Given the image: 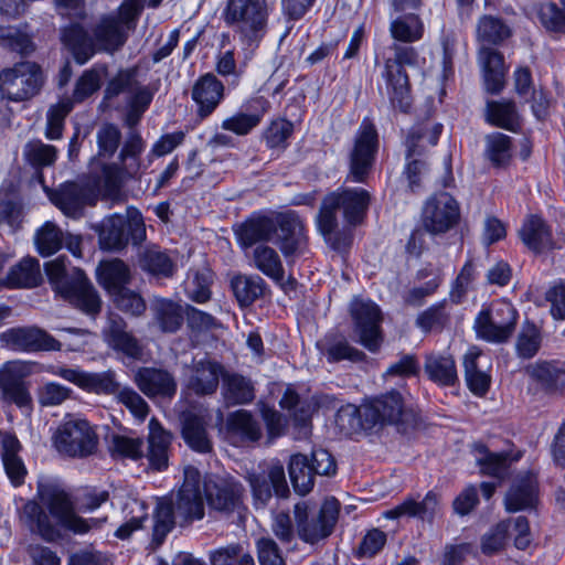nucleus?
<instances>
[{
    "label": "nucleus",
    "instance_id": "nucleus-1",
    "mask_svg": "<svg viewBox=\"0 0 565 565\" xmlns=\"http://www.w3.org/2000/svg\"><path fill=\"white\" fill-rule=\"evenodd\" d=\"M38 497L55 519L56 524L35 501H28L22 509L21 519L32 532H36L46 541L60 537L57 525L77 534L88 532L89 524L75 513V505L70 493L55 481H41L38 484Z\"/></svg>",
    "mask_w": 565,
    "mask_h": 565
},
{
    "label": "nucleus",
    "instance_id": "nucleus-2",
    "mask_svg": "<svg viewBox=\"0 0 565 565\" xmlns=\"http://www.w3.org/2000/svg\"><path fill=\"white\" fill-rule=\"evenodd\" d=\"M370 202V192L362 188L340 186L323 198L317 226L333 249L340 250L348 245V238L338 231V212L349 225L356 226L366 216Z\"/></svg>",
    "mask_w": 565,
    "mask_h": 565
},
{
    "label": "nucleus",
    "instance_id": "nucleus-3",
    "mask_svg": "<svg viewBox=\"0 0 565 565\" xmlns=\"http://www.w3.org/2000/svg\"><path fill=\"white\" fill-rule=\"evenodd\" d=\"M417 62L418 52L415 47L397 43H393L387 53L375 58L380 77L379 92L387 96L394 109L405 114L409 111L413 103L409 76L405 67L415 66Z\"/></svg>",
    "mask_w": 565,
    "mask_h": 565
},
{
    "label": "nucleus",
    "instance_id": "nucleus-4",
    "mask_svg": "<svg viewBox=\"0 0 565 565\" xmlns=\"http://www.w3.org/2000/svg\"><path fill=\"white\" fill-rule=\"evenodd\" d=\"M348 419L351 429H372L376 425H394L406 433L416 423L415 414L405 406L402 394L391 391L364 403L360 408L348 406L338 413V422L343 426Z\"/></svg>",
    "mask_w": 565,
    "mask_h": 565
},
{
    "label": "nucleus",
    "instance_id": "nucleus-5",
    "mask_svg": "<svg viewBox=\"0 0 565 565\" xmlns=\"http://www.w3.org/2000/svg\"><path fill=\"white\" fill-rule=\"evenodd\" d=\"M45 273L54 290L74 307L93 317L100 312L102 299L82 269L70 273L65 258L57 257L45 264Z\"/></svg>",
    "mask_w": 565,
    "mask_h": 565
},
{
    "label": "nucleus",
    "instance_id": "nucleus-6",
    "mask_svg": "<svg viewBox=\"0 0 565 565\" xmlns=\"http://www.w3.org/2000/svg\"><path fill=\"white\" fill-rule=\"evenodd\" d=\"M273 6L268 0H227L223 20L248 43H258L268 29Z\"/></svg>",
    "mask_w": 565,
    "mask_h": 565
},
{
    "label": "nucleus",
    "instance_id": "nucleus-7",
    "mask_svg": "<svg viewBox=\"0 0 565 565\" xmlns=\"http://www.w3.org/2000/svg\"><path fill=\"white\" fill-rule=\"evenodd\" d=\"M292 514L297 536L315 545L333 533L339 520L340 502L334 497L327 498L320 509L313 512L306 501H300L294 505Z\"/></svg>",
    "mask_w": 565,
    "mask_h": 565
},
{
    "label": "nucleus",
    "instance_id": "nucleus-8",
    "mask_svg": "<svg viewBox=\"0 0 565 565\" xmlns=\"http://www.w3.org/2000/svg\"><path fill=\"white\" fill-rule=\"evenodd\" d=\"M102 249L118 252L129 242L139 245L146 239V225L141 213L128 207L125 215L113 214L95 226Z\"/></svg>",
    "mask_w": 565,
    "mask_h": 565
},
{
    "label": "nucleus",
    "instance_id": "nucleus-9",
    "mask_svg": "<svg viewBox=\"0 0 565 565\" xmlns=\"http://www.w3.org/2000/svg\"><path fill=\"white\" fill-rule=\"evenodd\" d=\"M519 312L504 298L495 299L477 315L473 329L477 338L490 343H505L513 335Z\"/></svg>",
    "mask_w": 565,
    "mask_h": 565
},
{
    "label": "nucleus",
    "instance_id": "nucleus-10",
    "mask_svg": "<svg viewBox=\"0 0 565 565\" xmlns=\"http://www.w3.org/2000/svg\"><path fill=\"white\" fill-rule=\"evenodd\" d=\"M441 130L443 125L440 124H436L430 128L425 125H416L409 129L406 136V164L403 175L413 192L422 186L423 178L428 171L427 162L424 159L426 148L427 146L433 147L437 145Z\"/></svg>",
    "mask_w": 565,
    "mask_h": 565
},
{
    "label": "nucleus",
    "instance_id": "nucleus-11",
    "mask_svg": "<svg viewBox=\"0 0 565 565\" xmlns=\"http://www.w3.org/2000/svg\"><path fill=\"white\" fill-rule=\"evenodd\" d=\"M44 84L40 65L20 62L0 72V94L12 102H23L35 96Z\"/></svg>",
    "mask_w": 565,
    "mask_h": 565
},
{
    "label": "nucleus",
    "instance_id": "nucleus-12",
    "mask_svg": "<svg viewBox=\"0 0 565 565\" xmlns=\"http://www.w3.org/2000/svg\"><path fill=\"white\" fill-rule=\"evenodd\" d=\"M379 150V135L375 126L364 119L355 136L349 152L348 181L365 183L373 169Z\"/></svg>",
    "mask_w": 565,
    "mask_h": 565
},
{
    "label": "nucleus",
    "instance_id": "nucleus-13",
    "mask_svg": "<svg viewBox=\"0 0 565 565\" xmlns=\"http://www.w3.org/2000/svg\"><path fill=\"white\" fill-rule=\"evenodd\" d=\"M423 228L433 236H439L455 228L460 222V205L447 192L430 195L420 214Z\"/></svg>",
    "mask_w": 565,
    "mask_h": 565
},
{
    "label": "nucleus",
    "instance_id": "nucleus-14",
    "mask_svg": "<svg viewBox=\"0 0 565 565\" xmlns=\"http://www.w3.org/2000/svg\"><path fill=\"white\" fill-rule=\"evenodd\" d=\"M353 332L356 341L372 353H376L383 343L382 313L376 303L355 298L350 305Z\"/></svg>",
    "mask_w": 565,
    "mask_h": 565
},
{
    "label": "nucleus",
    "instance_id": "nucleus-15",
    "mask_svg": "<svg viewBox=\"0 0 565 565\" xmlns=\"http://www.w3.org/2000/svg\"><path fill=\"white\" fill-rule=\"evenodd\" d=\"M58 452L70 457H86L95 450L97 436L86 419L75 418L63 423L53 437Z\"/></svg>",
    "mask_w": 565,
    "mask_h": 565
},
{
    "label": "nucleus",
    "instance_id": "nucleus-16",
    "mask_svg": "<svg viewBox=\"0 0 565 565\" xmlns=\"http://www.w3.org/2000/svg\"><path fill=\"white\" fill-rule=\"evenodd\" d=\"M246 479L255 502L262 507L269 502L273 494L280 498L289 494L285 469L279 461H273L259 467V470L248 472Z\"/></svg>",
    "mask_w": 565,
    "mask_h": 565
},
{
    "label": "nucleus",
    "instance_id": "nucleus-17",
    "mask_svg": "<svg viewBox=\"0 0 565 565\" xmlns=\"http://www.w3.org/2000/svg\"><path fill=\"white\" fill-rule=\"evenodd\" d=\"M206 502L212 510L231 514L243 504L244 487L233 477H209L204 481Z\"/></svg>",
    "mask_w": 565,
    "mask_h": 565
},
{
    "label": "nucleus",
    "instance_id": "nucleus-18",
    "mask_svg": "<svg viewBox=\"0 0 565 565\" xmlns=\"http://www.w3.org/2000/svg\"><path fill=\"white\" fill-rule=\"evenodd\" d=\"M0 342L13 351H60L62 344L45 330L38 327H17L0 334Z\"/></svg>",
    "mask_w": 565,
    "mask_h": 565
},
{
    "label": "nucleus",
    "instance_id": "nucleus-19",
    "mask_svg": "<svg viewBox=\"0 0 565 565\" xmlns=\"http://www.w3.org/2000/svg\"><path fill=\"white\" fill-rule=\"evenodd\" d=\"M50 373L95 394L115 395L120 386L113 370L86 372L78 367L51 366Z\"/></svg>",
    "mask_w": 565,
    "mask_h": 565
},
{
    "label": "nucleus",
    "instance_id": "nucleus-20",
    "mask_svg": "<svg viewBox=\"0 0 565 565\" xmlns=\"http://www.w3.org/2000/svg\"><path fill=\"white\" fill-rule=\"evenodd\" d=\"M275 238V243L288 264L294 263L295 258L305 255L307 252L308 237L305 224L294 211L279 215V225Z\"/></svg>",
    "mask_w": 565,
    "mask_h": 565
},
{
    "label": "nucleus",
    "instance_id": "nucleus-21",
    "mask_svg": "<svg viewBox=\"0 0 565 565\" xmlns=\"http://www.w3.org/2000/svg\"><path fill=\"white\" fill-rule=\"evenodd\" d=\"M172 503L175 514L186 523L204 518V503L199 487L198 470L191 467L185 469V480Z\"/></svg>",
    "mask_w": 565,
    "mask_h": 565
},
{
    "label": "nucleus",
    "instance_id": "nucleus-22",
    "mask_svg": "<svg viewBox=\"0 0 565 565\" xmlns=\"http://www.w3.org/2000/svg\"><path fill=\"white\" fill-rule=\"evenodd\" d=\"M224 372L223 365L215 360L207 356L194 359L188 369L186 387L198 396L212 395Z\"/></svg>",
    "mask_w": 565,
    "mask_h": 565
},
{
    "label": "nucleus",
    "instance_id": "nucleus-23",
    "mask_svg": "<svg viewBox=\"0 0 565 565\" xmlns=\"http://www.w3.org/2000/svg\"><path fill=\"white\" fill-rule=\"evenodd\" d=\"M94 52L115 54L120 51L129 36L126 28L115 13L104 14L92 28Z\"/></svg>",
    "mask_w": 565,
    "mask_h": 565
},
{
    "label": "nucleus",
    "instance_id": "nucleus-24",
    "mask_svg": "<svg viewBox=\"0 0 565 565\" xmlns=\"http://www.w3.org/2000/svg\"><path fill=\"white\" fill-rule=\"evenodd\" d=\"M137 387L149 398H172L177 393V381L166 369L142 366L134 375Z\"/></svg>",
    "mask_w": 565,
    "mask_h": 565
},
{
    "label": "nucleus",
    "instance_id": "nucleus-25",
    "mask_svg": "<svg viewBox=\"0 0 565 565\" xmlns=\"http://www.w3.org/2000/svg\"><path fill=\"white\" fill-rule=\"evenodd\" d=\"M0 391L2 399L20 408L31 407L32 397L24 381L23 366L18 362H8L0 370Z\"/></svg>",
    "mask_w": 565,
    "mask_h": 565
},
{
    "label": "nucleus",
    "instance_id": "nucleus-26",
    "mask_svg": "<svg viewBox=\"0 0 565 565\" xmlns=\"http://www.w3.org/2000/svg\"><path fill=\"white\" fill-rule=\"evenodd\" d=\"M103 335L108 347L114 351L132 360L142 358V344L131 332L127 331V323L121 317L117 315L109 316Z\"/></svg>",
    "mask_w": 565,
    "mask_h": 565
},
{
    "label": "nucleus",
    "instance_id": "nucleus-27",
    "mask_svg": "<svg viewBox=\"0 0 565 565\" xmlns=\"http://www.w3.org/2000/svg\"><path fill=\"white\" fill-rule=\"evenodd\" d=\"M269 106L265 97H253L237 113L224 119L222 128L237 136H246L260 124Z\"/></svg>",
    "mask_w": 565,
    "mask_h": 565
},
{
    "label": "nucleus",
    "instance_id": "nucleus-28",
    "mask_svg": "<svg viewBox=\"0 0 565 565\" xmlns=\"http://www.w3.org/2000/svg\"><path fill=\"white\" fill-rule=\"evenodd\" d=\"M51 202L67 217L79 218L92 203L88 188L76 182H65L49 194Z\"/></svg>",
    "mask_w": 565,
    "mask_h": 565
},
{
    "label": "nucleus",
    "instance_id": "nucleus-29",
    "mask_svg": "<svg viewBox=\"0 0 565 565\" xmlns=\"http://www.w3.org/2000/svg\"><path fill=\"white\" fill-rule=\"evenodd\" d=\"M224 92V84L213 73L200 76L191 90L198 116L204 119L212 115L223 100Z\"/></svg>",
    "mask_w": 565,
    "mask_h": 565
},
{
    "label": "nucleus",
    "instance_id": "nucleus-30",
    "mask_svg": "<svg viewBox=\"0 0 565 565\" xmlns=\"http://www.w3.org/2000/svg\"><path fill=\"white\" fill-rule=\"evenodd\" d=\"M227 438L234 445L257 443L263 436L259 420L246 409H237L227 415L225 422Z\"/></svg>",
    "mask_w": 565,
    "mask_h": 565
},
{
    "label": "nucleus",
    "instance_id": "nucleus-31",
    "mask_svg": "<svg viewBox=\"0 0 565 565\" xmlns=\"http://www.w3.org/2000/svg\"><path fill=\"white\" fill-rule=\"evenodd\" d=\"M439 494L431 490L426 493L422 501L408 497L396 507L385 511L383 515L391 520L403 516L417 518L424 522L431 523L439 511Z\"/></svg>",
    "mask_w": 565,
    "mask_h": 565
},
{
    "label": "nucleus",
    "instance_id": "nucleus-32",
    "mask_svg": "<svg viewBox=\"0 0 565 565\" xmlns=\"http://www.w3.org/2000/svg\"><path fill=\"white\" fill-rule=\"evenodd\" d=\"M532 383L546 393H555L565 387V369L558 361H536L524 367Z\"/></svg>",
    "mask_w": 565,
    "mask_h": 565
},
{
    "label": "nucleus",
    "instance_id": "nucleus-33",
    "mask_svg": "<svg viewBox=\"0 0 565 565\" xmlns=\"http://www.w3.org/2000/svg\"><path fill=\"white\" fill-rule=\"evenodd\" d=\"M539 499L537 480L532 473L516 478L504 498V507L508 512H518L532 509Z\"/></svg>",
    "mask_w": 565,
    "mask_h": 565
},
{
    "label": "nucleus",
    "instance_id": "nucleus-34",
    "mask_svg": "<svg viewBox=\"0 0 565 565\" xmlns=\"http://www.w3.org/2000/svg\"><path fill=\"white\" fill-rule=\"evenodd\" d=\"M60 39L79 65L85 64L95 55L93 35L90 36L85 28L77 22L63 26L60 31Z\"/></svg>",
    "mask_w": 565,
    "mask_h": 565
},
{
    "label": "nucleus",
    "instance_id": "nucleus-35",
    "mask_svg": "<svg viewBox=\"0 0 565 565\" xmlns=\"http://www.w3.org/2000/svg\"><path fill=\"white\" fill-rule=\"evenodd\" d=\"M279 225V215L271 218L257 215L248 218L239 225L237 239L243 247H250L260 242H268L275 238Z\"/></svg>",
    "mask_w": 565,
    "mask_h": 565
},
{
    "label": "nucleus",
    "instance_id": "nucleus-36",
    "mask_svg": "<svg viewBox=\"0 0 565 565\" xmlns=\"http://www.w3.org/2000/svg\"><path fill=\"white\" fill-rule=\"evenodd\" d=\"M172 435L162 428L156 418L149 422L148 452L146 455L149 466L157 471L168 468L169 449Z\"/></svg>",
    "mask_w": 565,
    "mask_h": 565
},
{
    "label": "nucleus",
    "instance_id": "nucleus-37",
    "mask_svg": "<svg viewBox=\"0 0 565 565\" xmlns=\"http://www.w3.org/2000/svg\"><path fill=\"white\" fill-rule=\"evenodd\" d=\"M478 62L482 68L486 89L491 94L500 93L504 86L505 76L503 55L483 45L478 52Z\"/></svg>",
    "mask_w": 565,
    "mask_h": 565
},
{
    "label": "nucleus",
    "instance_id": "nucleus-38",
    "mask_svg": "<svg viewBox=\"0 0 565 565\" xmlns=\"http://www.w3.org/2000/svg\"><path fill=\"white\" fill-rule=\"evenodd\" d=\"M222 397L226 406L249 404L255 398V387L250 379L238 373L224 372Z\"/></svg>",
    "mask_w": 565,
    "mask_h": 565
},
{
    "label": "nucleus",
    "instance_id": "nucleus-39",
    "mask_svg": "<svg viewBox=\"0 0 565 565\" xmlns=\"http://www.w3.org/2000/svg\"><path fill=\"white\" fill-rule=\"evenodd\" d=\"M424 371L428 380L439 386H454L458 382L456 362L450 354H426Z\"/></svg>",
    "mask_w": 565,
    "mask_h": 565
},
{
    "label": "nucleus",
    "instance_id": "nucleus-40",
    "mask_svg": "<svg viewBox=\"0 0 565 565\" xmlns=\"http://www.w3.org/2000/svg\"><path fill=\"white\" fill-rule=\"evenodd\" d=\"M519 234L524 245L535 253H540L553 245L552 230L539 215L527 216Z\"/></svg>",
    "mask_w": 565,
    "mask_h": 565
},
{
    "label": "nucleus",
    "instance_id": "nucleus-41",
    "mask_svg": "<svg viewBox=\"0 0 565 565\" xmlns=\"http://www.w3.org/2000/svg\"><path fill=\"white\" fill-rule=\"evenodd\" d=\"M477 456V462L481 471L491 477L502 479L510 467V463L521 458V452L512 455L510 452H492L486 445L476 444L473 446Z\"/></svg>",
    "mask_w": 565,
    "mask_h": 565
},
{
    "label": "nucleus",
    "instance_id": "nucleus-42",
    "mask_svg": "<svg viewBox=\"0 0 565 565\" xmlns=\"http://www.w3.org/2000/svg\"><path fill=\"white\" fill-rule=\"evenodd\" d=\"M319 347L329 363H338L344 360L358 363L366 359V354L363 351L351 345L350 342L340 334H328Z\"/></svg>",
    "mask_w": 565,
    "mask_h": 565
},
{
    "label": "nucleus",
    "instance_id": "nucleus-43",
    "mask_svg": "<svg viewBox=\"0 0 565 565\" xmlns=\"http://www.w3.org/2000/svg\"><path fill=\"white\" fill-rule=\"evenodd\" d=\"M153 321L164 333H175L183 324L185 311L180 303L169 299H156L151 305Z\"/></svg>",
    "mask_w": 565,
    "mask_h": 565
},
{
    "label": "nucleus",
    "instance_id": "nucleus-44",
    "mask_svg": "<svg viewBox=\"0 0 565 565\" xmlns=\"http://www.w3.org/2000/svg\"><path fill=\"white\" fill-rule=\"evenodd\" d=\"M154 96V90L148 86L138 84L126 96V114L124 124L128 128H136L143 117V114L149 109Z\"/></svg>",
    "mask_w": 565,
    "mask_h": 565
},
{
    "label": "nucleus",
    "instance_id": "nucleus-45",
    "mask_svg": "<svg viewBox=\"0 0 565 565\" xmlns=\"http://www.w3.org/2000/svg\"><path fill=\"white\" fill-rule=\"evenodd\" d=\"M97 277L99 284L109 295L125 288L131 279L129 267L118 258L100 263L97 268Z\"/></svg>",
    "mask_w": 565,
    "mask_h": 565
},
{
    "label": "nucleus",
    "instance_id": "nucleus-46",
    "mask_svg": "<svg viewBox=\"0 0 565 565\" xmlns=\"http://www.w3.org/2000/svg\"><path fill=\"white\" fill-rule=\"evenodd\" d=\"M233 292L242 307L254 303L265 295L268 286L258 275H236L231 280Z\"/></svg>",
    "mask_w": 565,
    "mask_h": 565
},
{
    "label": "nucleus",
    "instance_id": "nucleus-47",
    "mask_svg": "<svg viewBox=\"0 0 565 565\" xmlns=\"http://www.w3.org/2000/svg\"><path fill=\"white\" fill-rule=\"evenodd\" d=\"M252 259L254 267L276 284L284 280V265L277 250L273 247L264 244L257 245L253 249Z\"/></svg>",
    "mask_w": 565,
    "mask_h": 565
},
{
    "label": "nucleus",
    "instance_id": "nucleus-48",
    "mask_svg": "<svg viewBox=\"0 0 565 565\" xmlns=\"http://www.w3.org/2000/svg\"><path fill=\"white\" fill-rule=\"evenodd\" d=\"M129 129L130 131L127 134L118 159L125 174L134 178L140 170V156L146 148V142L135 128Z\"/></svg>",
    "mask_w": 565,
    "mask_h": 565
},
{
    "label": "nucleus",
    "instance_id": "nucleus-49",
    "mask_svg": "<svg viewBox=\"0 0 565 565\" xmlns=\"http://www.w3.org/2000/svg\"><path fill=\"white\" fill-rule=\"evenodd\" d=\"M182 437L194 451L206 454L212 450V441L206 431V424L198 415L189 414L182 422Z\"/></svg>",
    "mask_w": 565,
    "mask_h": 565
},
{
    "label": "nucleus",
    "instance_id": "nucleus-50",
    "mask_svg": "<svg viewBox=\"0 0 565 565\" xmlns=\"http://www.w3.org/2000/svg\"><path fill=\"white\" fill-rule=\"evenodd\" d=\"M288 471L294 489L300 495L309 493L315 486V473L309 457L296 454L290 457Z\"/></svg>",
    "mask_w": 565,
    "mask_h": 565
},
{
    "label": "nucleus",
    "instance_id": "nucleus-51",
    "mask_svg": "<svg viewBox=\"0 0 565 565\" xmlns=\"http://www.w3.org/2000/svg\"><path fill=\"white\" fill-rule=\"evenodd\" d=\"M486 119L492 126L514 132L520 127V118L515 104L510 100L488 102L486 107Z\"/></svg>",
    "mask_w": 565,
    "mask_h": 565
},
{
    "label": "nucleus",
    "instance_id": "nucleus-52",
    "mask_svg": "<svg viewBox=\"0 0 565 565\" xmlns=\"http://www.w3.org/2000/svg\"><path fill=\"white\" fill-rule=\"evenodd\" d=\"M42 280L40 263L35 258H23L13 266L8 276L7 284L13 288H33Z\"/></svg>",
    "mask_w": 565,
    "mask_h": 565
},
{
    "label": "nucleus",
    "instance_id": "nucleus-53",
    "mask_svg": "<svg viewBox=\"0 0 565 565\" xmlns=\"http://www.w3.org/2000/svg\"><path fill=\"white\" fill-rule=\"evenodd\" d=\"M511 35V28L501 18L483 15L477 23V40L483 44L500 45Z\"/></svg>",
    "mask_w": 565,
    "mask_h": 565
},
{
    "label": "nucleus",
    "instance_id": "nucleus-54",
    "mask_svg": "<svg viewBox=\"0 0 565 565\" xmlns=\"http://www.w3.org/2000/svg\"><path fill=\"white\" fill-rule=\"evenodd\" d=\"M390 33L394 40L402 43L417 42L424 35V23L418 14H403L391 22Z\"/></svg>",
    "mask_w": 565,
    "mask_h": 565
},
{
    "label": "nucleus",
    "instance_id": "nucleus-55",
    "mask_svg": "<svg viewBox=\"0 0 565 565\" xmlns=\"http://www.w3.org/2000/svg\"><path fill=\"white\" fill-rule=\"evenodd\" d=\"M139 263L145 271L157 277H171L175 270V264L170 256L157 246L146 248Z\"/></svg>",
    "mask_w": 565,
    "mask_h": 565
},
{
    "label": "nucleus",
    "instance_id": "nucleus-56",
    "mask_svg": "<svg viewBox=\"0 0 565 565\" xmlns=\"http://www.w3.org/2000/svg\"><path fill=\"white\" fill-rule=\"evenodd\" d=\"M211 565H255L254 558L242 543H231L209 552Z\"/></svg>",
    "mask_w": 565,
    "mask_h": 565
},
{
    "label": "nucleus",
    "instance_id": "nucleus-57",
    "mask_svg": "<svg viewBox=\"0 0 565 565\" xmlns=\"http://www.w3.org/2000/svg\"><path fill=\"white\" fill-rule=\"evenodd\" d=\"M450 323V312L447 308V301L443 300L422 311L415 321L417 328L423 332H440Z\"/></svg>",
    "mask_w": 565,
    "mask_h": 565
},
{
    "label": "nucleus",
    "instance_id": "nucleus-58",
    "mask_svg": "<svg viewBox=\"0 0 565 565\" xmlns=\"http://www.w3.org/2000/svg\"><path fill=\"white\" fill-rule=\"evenodd\" d=\"M484 154L493 167H505L512 158L511 137L493 132L486 137Z\"/></svg>",
    "mask_w": 565,
    "mask_h": 565
},
{
    "label": "nucleus",
    "instance_id": "nucleus-59",
    "mask_svg": "<svg viewBox=\"0 0 565 565\" xmlns=\"http://www.w3.org/2000/svg\"><path fill=\"white\" fill-rule=\"evenodd\" d=\"M34 243L39 254L49 257L64 245V233L53 222H45L35 233Z\"/></svg>",
    "mask_w": 565,
    "mask_h": 565
},
{
    "label": "nucleus",
    "instance_id": "nucleus-60",
    "mask_svg": "<svg viewBox=\"0 0 565 565\" xmlns=\"http://www.w3.org/2000/svg\"><path fill=\"white\" fill-rule=\"evenodd\" d=\"M174 510L171 500L161 499L158 501L153 512V541L160 545L168 533L174 527Z\"/></svg>",
    "mask_w": 565,
    "mask_h": 565
},
{
    "label": "nucleus",
    "instance_id": "nucleus-61",
    "mask_svg": "<svg viewBox=\"0 0 565 565\" xmlns=\"http://www.w3.org/2000/svg\"><path fill=\"white\" fill-rule=\"evenodd\" d=\"M537 15L547 32L565 34V0L561 1V6L553 1L541 3Z\"/></svg>",
    "mask_w": 565,
    "mask_h": 565
},
{
    "label": "nucleus",
    "instance_id": "nucleus-62",
    "mask_svg": "<svg viewBox=\"0 0 565 565\" xmlns=\"http://www.w3.org/2000/svg\"><path fill=\"white\" fill-rule=\"evenodd\" d=\"M541 330L533 323L526 321L518 334L515 351L521 359H532L535 356L542 344Z\"/></svg>",
    "mask_w": 565,
    "mask_h": 565
},
{
    "label": "nucleus",
    "instance_id": "nucleus-63",
    "mask_svg": "<svg viewBox=\"0 0 565 565\" xmlns=\"http://www.w3.org/2000/svg\"><path fill=\"white\" fill-rule=\"evenodd\" d=\"M479 353L469 352L463 358L465 377L469 390L479 396H483L490 387V376L478 369Z\"/></svg>",
    "mask_w": 565,
    "mask_h": 565
},
{
    "label": "nucleus",
    "instance_id": "nucleus-64",
    "mask_svg": "<svg viewBox=\"0 0 565 565\" xmlns=\"http://www.w3.org/2000/svg\"><path fill=\"white\" fill-rule=\"evenodd\" d=\"M25 160L35 169H42L54 164L57 158V149L41 140L29 141L23 150Z\"/></svg>",
    "mask_w": 565,
    "mask_h": 565
}]
</instances>
